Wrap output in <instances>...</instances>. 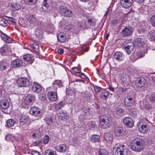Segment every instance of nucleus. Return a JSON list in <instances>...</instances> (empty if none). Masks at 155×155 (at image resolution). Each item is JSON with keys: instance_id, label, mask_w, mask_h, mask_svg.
I'll return each mask as SVG.
<instances>
[{"instance_id": "1", "label": "nucleus", "mask_w": 155, "mask_h": 155, "mask_svg": "<svg viewBox=\"0 0 155 155\" xmlns=\"http://www.w3.org/2000/svg\"><path fill=\"white\" fill-rule=\"evenodd\" d=\"M145 143L142 139L136 138L130 142V147L132 150L135 152H140L144 148Z\"/></svg>"}, {"instance_id": "2", "label": "nucleus", "mask_w": 155, "mask_h": 155, "mask_svg": "<svg viewBox=\"0 0 155 155\" xmlns=\"http://www.w3.org/2000/svg\"><path fill=\"white\" fill-rule=\"evenodd\" d=\"M100 127L103 129H105L109 127L111 125V119L110 116L108 114L105 115L103 118H100Z\"/></svg>"}, {"instance_id": "3", "label": "nucleus", "mask_w": 155, "mask_h": 155, "mask_svg": "<svg viewBox=\"0 0 155 155\" xmlns=\"http://www.w3.org/2000/svg\"><path fill=\"white\" fill-rule=\"evenodd\" d=\"M60 12L62 16L65 17H70L72 15V12L64 6L61 7L60 8Z\"/></svg>"}, {"instance_id": "4", "label": "nucleus", "mask_w": 155, "mask_h": 155, "mask_svg": "<svg viewBox=\"0 0 155 155\" xmlns=\"http://www.w3.org/2000/svg\"><path fill=\"white\" fill-rule=\"evenodd\" d=\"M31 114L35 117H37V119H38L41 117V110L38 107H31L30 110Z\"/></svg>"}, {"instance_id": "5", "label": "nucleus", "mask_w": 155, "mask_h": 155, "mask_svg": "<svg viewBox=\"0 0 155 155\" xmlns=\"http://www.w3.org/2000/svg\"><path fill=\"white\" fill-rule=\"evenodd\" d=\"M125 45L124 48L126 52L128 54H130L131 53L134 51V45L132 43L129 42L128 41H126L124 42Z\"/></svg>"}, {"instance_id": "6", "label": "nucleus", "mask_w": 155, "mask_h": 155, "mask_svg": "<svg viewBox=\"0 0 155 155\" xmlns=\"http://www.w3.org/2000/svg\"><path fill=\"white\" fill-rule=\"evenodd\" d=\"M133 30L131 27L127 26L123 29L121 32L122 36L123 37H127L130 36L133 33Z\"/></svg>"}, {"instance_id": "7", "label": "nucleus", "mask_w": 155, "mask_h": 155, "mask_svg": "<svg viewBox=\"0 0 155 155\" xmlns=\"http://www.w3.org/2000/svg\"><path fill=\"white\" fill-rule=\"evenodd\" d=\"M18 85L20 87H26L30 84V81L28 79L25 78H19L17 81Z\"/></svg>"}, {"instance_id": "8", "label": "nucleus", "mask_w": 155, "mask_h": 155, "mask_svg": "<svg viewBox=\"0 0 155 155\" xmlns=\"http://www.w3.org/2000/svg\"><path fill=\"white\" fill-rule=\"evenodd\" d=\"M123 123L126 127L128 128L132 127L134 125V122L131 118L129 117H125L123 120Z\"/></svg>"}, {"instance_id": "9", "label": "nucleus", "mask_w": 155, "mask_h": 155, "mask_svg": "<svg viewBox=\"0 0 155 155\" xmlns=\"http://www.w3.org/2000/svg\"><path fill=\"white\" fill-rule=\"evenodd\" d=\"M35 97L34 95L29 94L25 97L24 103L27 105H30L35 100Z\"/></svg>"}, {"instance_id": "10", "label": "nucleus", "mask_w": 155, "mask_h": 155, "mask_svg": "<svg viewBox=\"0 0 155 155\" xmlns=\"http://www.w3.org/2000/svg\"><path fill=\"white\" fill-rule=\"evenodd\" d=\"M124 102L126 106L128 107H130L133 105L135 101L133 98L127 96L124 99Z\"/></svg>"}, {"instance_id": "11", "label": "nucleus", "mask_w": 155, "mask_h": 155, "mask_svg": "<svg viewBox=\"0 0 155 155\" xmlns=\"http://www.w3.org/2000/svg\"><path fill=\"white\" fill-rule=\"evenodd\" d=\"M146 83V80L143 77L138 78L136 81V85L138 87H142L145 85Z\"/></svg>"}, {"instance_id": "12", "label": "nucleus", "mask_w": 155, "mask_h": 155, "mask_svg": "<svg viewBox=\"0 0 155 155\" xmlns=\"http://www.w3.org/2000/svg\"><path fill=\"white\" fill-rule=\"evenodd\" d=\"M114 58L119 62L122 61L124 58V54L120 51L115 52L114 54Z\"/></svg>"}, {"instance_id": "13", "label": "nucleus", "mask_w": 155, "mask_h": 155, "mask_svg": "<svg viewBox=\"0 0 155 155\" xmlns=\"http://www.w3.org/2000/svg\"><path fill=\"white\" fill-rule=\"evenodd\" d=\"M47 96L48 98L51 101H55L57 99V93L56 92H49Z\"/></svg>"}, {"instance_id": "14", "label": "nucleus", "mask_w": 155, "mask_h": 155, "mask_svg": "<svg viewBox=\"0 0 155 155\" xmlns=\"http://www.w3.org/2000/svg\"><path fill=\"white\" fill-rule=\"evenodd\" d=\"M31 90L34 92L38 93L41 91L42 87L40 84L34 83L32 85Z\"/></svg>"}, {"instance_id": "15", "label": "nucleus", "mask_w": 155, "mask_h": 155, "mask_svg": "<svg viewBox=\"0 0 155 155\" xmlns=\"http://www.w3.org/2000/svg\"><path fill=\"white\" fill-rule=\"evenodd\" d=\"M133 0H120L121 5L124 8H128L132 5Z\"/></svg>"}, {"instance_id": "16", "label": "nucleus", "mask_w": 155, "mask_h": 155, "mask_svg": "<svg viewBox=\"0 0 155 155\" xmlns=\"http://www.w3.org/2000/svg\"><path fill=\"white\" fill-rule=\"evenodd\" d=\"M120 83L124 87L128 86L130 83V81L129 78L126 75L122 76L120 80Z\"/></svg>"}, {"instance_id": "17", "label": "nucleus", "mask_w": 155, "mask_h": 155, "mask_svg": "<svg viewBox=\"0 0 155 155\" xmlns=\"http://www.w3.org/2000/svg\"><path fill=\"white\" fill-rule=\"evenodd\" d=\"M9 67V63L6 61H2L0 63V71H3L8 69Z\"/></svg>"}, {"instance_id": "18", "label": "nucleus", "mask_w": 155, "mask_h": 155, "mask_svg": "<svg viewBox=\"0 0 155 155\" xmlns=\"http://www.w3.org/2000/svg\"><path fill=\"white\" fill-rule=\"evenodd\" d=\"M140 125H138L139 130L140 133L145 134L147 132L148 127L147 125L145 124H141L139 123Z\"/></svg>"}, {"instance_id": "19", "label": "nucleus", "mask_w": 155, "mask_h": 155, "mask_svg": "<svg viewBox=\"0 0 155 155\" xmlns=\"http://www.w3.org/2000/svg\"><path fill=\"white\" fill-rule=\"evenodd\" d=\"M59 117V119L63 121H67L69 118L68 114L64 111H60Z\"/></svg>"}, {"instance_id": "20", "label": "nucleus", "mask_w": 155, "mask_h": 155, "mask_svg": "<svg viewBox=\"0 0 155 155\" xmlns=\"http://www.w3.org/2000/svg\"><path fill=\"white\" fill-rule=\"evenodd\" d=\"M134 46L136 48L140 47L143 44V40L141 38H137L134 40L133 43Z\"/></svg>"}, {"instance_id": "21", "label": "nucleus", "mask_w": 155, "mask_h": 155, "mask_svg": "<svg viewBox=\"0 0 155 155\" xmlns=\"http://www.w3.org/2000/svg\"><path fill=\"white\" fill-rule=\"evenodd\" d=\"M87 125L89 130L94 131L97 129V124L94 121H89L87 123Z\"/></svg>"}, {"instance_id": "22", "label": "nucleus", "mask_w": 155, "mask_h": 155, "mask_svg": "<svg viewBox=\"0 0 155 155\" xmlns=\"http://www.w3.org/2000/svg\"><path fill=\"white\" fill-rule=\"evenodd\" d=\"M9 105L8 102L5 99L2 100L0 102V107L3 109H7Z\"/></svg>"}, {"instance_id": "23", "label": "nucleus", "mask_w": 155, "mask_h": 155, "mask_svg": "<svg viewBox=\"0 0 155 155\" xmlns=\"http://www.w3.org/2000/svg\"><path fill=\"white\" fill-rule=\"evenodd\" d=\"M22 61L19 59L14 60L12 63L13 67L14 68H18L22 65Z\"/></svg>"}, {"instance_id": "24", "label": "nucleus", "mask_w": 155, "mask_h": 155, "mask_svg": "<svg viewBox=\"0 0 155 155\" xmlns=\"http://www.w3.org/2000/svg\"><path fill=\"white\" fill-rule=\"evenodd\" d=\"M120 150L122 155H127L128 154V150L126 146L123 144H119Z\"/></svg>"}, {"instance_id": "25", "label": "nucleus", "mask_w": 155, "mask_h": 155, "mask_svg": "<svg viewBox=\"0 0 155 155\" xmlns=\"http://www.w3.org/2000/svg\"><path fill=\"white\" fill-rule=\"evenodd\" d=\"M104 138L107 142H111L113 141V135L110 133H105L104 135Z\"/></svg>"}, {"instance_id": "26", "label": "nucleus", "mask_w": 155, "mask_h": 155, "mask_svg": "<svg viewBox=\"0 0 155 155\" xmlns=\"http://www.w3.org/2000/svg\"><path fill=\"white\" fill-rule=\"evenodd\" d=\"M109 95V92L105 89H103L101 91L100 95V97L103 100H106Z\"/></svg>"}, {"instance_id": "27", "label": "nucleus", "mask_w": 155, "mask_h": 155, "mask_svg": "<svg viewBox=\"0 0 155 155\" xmlns=\"http://www.w3.org/2000/svg\"><path fill=\"white\" fill-rule=\"evenodd\" d=\"M55 149L59 152L64 153L66 151V146L64 144H61L57 146Z\"/></svg>"}, {"instance_id": "28", "label": "nucleus", "mask_w": 155, "mask_h": 155, "mask_svg": "<svg viewBox=\"0 0 155 155\" xmlns=\"http://www.w3.org/2000/svg\"><path fill=\"white\" fill-rule=\"evenodd\" d=\"M0 53L2 55H6L8 54V48L7 45H4L0 48Z\"/></svg>"}, {"instance_id": "29", "label": "nucleus", "mask_w": 155, "mask_h": 155, "mask_svg": "<svg viewBox=\"0 0 155 155\" xmlns=\"http://www.w3.org/2000/svg\"><path fill=\"white\" fill-rule=\"evenodd\" d=\"M124 133V130L122 127H118L114 131L116 136H119L122 135Z\"/></svg>"}, {"instance_id": "30", "label": "nucleus", "mask_w": 155, "mask_h": 155, "mask_svg": "<svg viewBox=\"0 0 155 155\" xmlns=\"http://www.w3.org/2000/svg\"><path fill=\"white\" fill-rule=\"evenodd\" d=\"M9 6L13 11L18 10L20 9L21 8L20 5L17 2H15L12 4H10Z\"/></svg>"}, {"instance_id": "31", "label": "nucleus", "mask_w": 155, "mask_h": 155, "mask_svg": "<svg viewBox=\"0 0 155 155\" xmlns=\"http://www.w3.org/2000/svg\"><path fill=\"white\" fill-rule=\"evenodd\" d=\"M119 144H116L113 149V153L114 155H122L120 150Z\"/></svg>"}, {"instance_id": "32", "label": "nucleus", "mask_w": 155, "mask_h": 155, "mask_svg": "<svg viewBox=\"0 0 155 155\" xmlns=\"http://www.w3.org/2000/svg\"><path fill=\"white\" fill-rule=\"evenodd\" d=\"M57 38L58 41L61 43L64 42L66 39L64 34L62 33H60L58 34Z\"/></svg>"}, {"instance_id": "33", "label": "nucleus", "mask_w": 155, "mask_h": 155, "mask_svg": "<svg viewBox=\"0 0 155 155\" xmlns=\"http://www.w3.org/2000/svg\"><path fill=\"white\" fill-rule=\"evenodd\" d=\"M28 117L26 116L21 115L20 118V124L21 125H24L28 121Z\"/></svg>"}, {"instance_id": "34", "label": "nucleus", "mask_w": 155, "mask_h": 155, "mask_svg": "<svg viewBox=\"0 0 155 155\" xmlns=\"http://www.w3.org/2000/svg\"><path fill=\"white\" fill-rule=\"evenodd\" d=\"M100 136L97 135H93L90 138V140L91 142L96 143L99 140Z\"/></svg>"}, {"instance_id": "35", "label": "nucleus", "mask_w": 155, "mask_h": 155, "mask_svg": "<svg viewBox=\"0 0 155 155\" xmlns=\"http://www.w3.org/2000/svg\"><path fill=\"white\" fill-rule=\"evenodd\" d=\"M15 123V121L12 119L8 120L6 123V126L7 127H10L13 126Z\"/></svg>"}, {"instance_id": "36", "label": "nucleus", "mask_w": 155, "mask_h": 155, "mask_svg": "<svg viewBox=\"0 0 155 155\" xmlns=\"http://www.w3.org/2000/svg\"><path fill=\"white\" fill-rule=\"evenodd\" d=\"M32 55L30 54H27L25 55L23 57V59L25 61H30V63L31 64L33 61L31 60L32 58Z\"/></svg>"}, {"instance_id": "37", "label": "nucleus", "mask_w": 155, "mask_h": 155, "mask_svg": "<svg viewBox=\"0 0 155 155\" xmlns=\"http://www.w3.org/2000/svg\"><path fill=\"white\" fill-rule=\"evenodd\" d=\"M28 20L31 24H34L36 21V19L34 15H30L29 16Z\"/></svg>"}, {"instance_id": "38", "label": "nucleus", "mask_w": 155, "mask_h": 155, "mask_svg": "<svg viewBox=\"0 0 155 155\" xmlns=\"http://www.w3.org/2000/svg\"><path fill=\"white\" fill-rule=\"evenodd\" d=\"M25 3L29 5H35L37 3V0H24Z\"/></svg>"}, {"instance_id": "39", "label": "nucleus", "mask_w": 155, "mask_h": 155, "mask_svg": "<svg viewBox=\"0 0 155 155\" xmlns=\"http://www.w3.org/2000/svg\"><path fill=\"white\" fill-rule=\"evenodd\" d=\"M31 47L33 48L34 51L36 53H38L39 51V45L36 43H34L31 45Z\"/></svg>"}, {"instance_id": "40", "label": "nucleus", "mask_w": 155, "mask_h": 155, "mask_svg": "<svg viewBox=\"0 0 155 155\" xmlns=\"http://www.w3.org/2000/svg\"><path fill=\"white\" fill-rule=\"evenodd\" d=\"M41 137V135L39 131H35L32 135V138L34 139H39Z\"/></svg>"}, {"instance_id": "41", "label": "nucleus", "mask_w": 155, "mask_h": 155, "mask_svg": "<svg viewBox=\"0 0 155 155\" xmlns=\"http://www.w3.org/2000/svg\"><path fill=\"white\" fill-rule=\"evenodd\" d=\"M45 155H56V154L55 151L47 150L45 152Z\"/></svg>"}, {"instance_id": "42", "label": "nucleus", "mask_w": 155, "mask_h": 155, "mask_svg": "<svg viewBox=\"0 0 155 155\" xmlns=\"http://www.w3.org/2000/svg\"><path fill=\"white\" fill-rule=\"evenodd\" d=\"M7 21L5 19L0 18V25L2 26L6 27L8 26V24L6 22Z\"/></svg>"}, {"instance_id": "43", "label": "nucleus", "mask_w": 155, "mask_h": 155, "mask_svg": "<svg viewBox=\"0 0 155 155\" xmlns=\"http://www.w3.org/2000/svg\"><path fill=\"white\" fill-rule=\"evenodd\" d=\"M7 20V22L9 24L14 25L16 23L15 19H13L12 17H8Z\"/></svg>"}, {"instance_id": "44", "label": "nucleus", "mask_w": 155, "mask_h": 155, "mask_svg": "<svg viewBox=\"0 0 155 155\" xmlns=\"http://www.w3.org/2000/svg\"><path fill=\"white\" fill-rule=\"evenodd\" d=\"M89 24L91 26H94L95 24V21L94 20L91 18H90L87 21Z\"/></svg>"}, {"instance_id": "45", "label": "nucleus", "mask_w": 155, "mask_h": 155, "mask_svg": "<svg viewBox=\"0 0 155 155\" xmlns=\"http://www.w3.org/2000/svg\"><path fill=\"white\" fill-rule=\"evenodd\" d=\"M46 123L50 125L53 122V119L50 117H48L45 118Z\"/></svg>"}, {"instance_id": "46", "label": "nucleus", "mask_w": 155, "mask_h": 155, "mask_svg": "<svg viewBox=\"0 0 155 155\" xmlns=\"http://www.w3.org/2000/svg\"><path fill=\"white\" fill-rule=\"evenodd\" d=\"M49 137L48 135H46L43 138V141L44 144H46L48 143L49 141Z\"/></svg>"}, {"instance_id": "47", "label": "nucleus", "mask_w": 155, "mask_h": 155, "mask_svg": "<svg viewBox=\"0 0 155 155\" xmlns=\"http://www.w3.org/2000/svg\"><path fill=\"white\" fill-rule=\"evenodd\" d=\"M111 24L113 27L118 25L119 24L118 20L117 19H114L111 21Z\"/></svg>"}, {"instance_id": "48", "label": "nucleus", "mask_w": 155, "mask_h": 155, "mask_svg": "<svg viewBox=\"0 0 155 155\" xmlns=\"http://www.w3.org/2000/svg\"><path fill=\"white\" fill-rule=\"evenodd\" d=\"M150 38L151 41L155 40V31H151L150 35Z\"/></svg>"}, {"instance_id": "49", "label": "nucleus", "mask_w": 155, "mask_h": 155, "mask_svg": "<svg viewBox=\"0 0 155 155\" xmlns=\"http://www.w3.org/2000/svg\"><path fill=\"white\" fill-rule=\"evenodd\" d=\"M151 23L153 27H155V15L152 16L150 18Z\"/></svg>"}, {"instance_id": "50", "label": "nucleus", "mask_w": 155, "mask_h": 155, "mask_svg": "<svg viewBox=\"0 0 155 155\" xmlns=\"http://www.w3.org/2000/svg\"><path fill=\"white\" fill-rule=\"evenodd\" d=\"M99 155H108V152L105 150H100L99 152Z\"/></svg>"}, {"instance_id": "51", "label": "nucleus", "mask_w": 155, "mask_h": 155, "mask_svg": "<svg viewBox=\"0 0 155 155\" xmlns=\"http://www.w3.org/2000/svg\"><path fill=\"white\" fill-rule=\"evenodd\" d=\"M83 112L84 115H88L90 114V109L89 108L84 109Z\"/></svg>"}, {"instance_id": "52", "label": "nucleus", "mask_w": 155, "mask_h": 155, "mask_svg": "<svg viewBox=\"0 0 155 155\" xmlns=\"http://www.w3.org/2000/svg\"><path fill=\"white\" fill-rule=\"evenodd\" d=\"M89 50V48L87 45H85L82 47L81 50L82 51L85 52Z\"/></svg>"}, {"instance_id": "53", "label": "nucleus", "mask_w": 155, "mask_h": 155, "mask_svg": "<svg viewBox=\"0 0 155 155\" xmlns=\"http://www.w3.org/2000/svg\"><path fill=\"white\" fill-rule=\"evenodd\" d=\"M42 142L39 140H37L33 143V145L35 146H40L41 145Z\"/></svg>"}, {"instance_id": "54", "label": "nucleus", "mask_w": 155, "mask_h": 155, "mask_svg": "<svg viewBox=\"0 0 155 155\" xmlns=\"http://www.w3.org/2000/svg\"><path fill=\"white\" fill-rule=\"evenodd\" d=\"M63 106V103L62 102H60L58 104H56L55 107L56 110H58L59 109H60Z\"/></svg>"}, {"instance_id": "55", "label": "nucleus", "mask_w": 155, "mask_h": 155, "mask_svg": "<svg viewBox=\"0 0 155 155\" xmlns=\"http://www.w3.org/2000/svg\"><path fill=\"white\" fill-rule=\"evenodd\" d=\"M12 41V39L9 36L7 35L6 38L5 40L4 41L7 43H10Z\"/></svg>"}, {"instance_id": "56", "label": "nucleus", "mask_w": 155, "mask_h": 155, "mask_svg": "<svg viewBox=\"0 0 155 155\" xmlns=\"http://www.w3.org/2000/svg\"><path fill=\"white\" fill-rule=\"evenodd\" d=\"M72 70L76 73H79L81 72V70L77 67H73L72 68Z\"/></svg>"}, {"instance_id": "57", "label": "nucleus", "mask_w": 155, "mask_h": 155, "mask_svg": "<svg viewBox=\"0 0 155 155\" xmlns=\"http://www.w3.org/2000/svg\"><path fill=\"white\" fill-rule=\"evenodd\" d=\"M47 0H44L42 2V5L44 6L45 8L47 9L49 6V4L47 2Z\"/></svg>"}, {"instance_id": "58", "label": "nucleus", "mask_w": 155, "mask_h": 155, "mask_svg": "<svg viewBox=\"0 0 155 155\" xmlns=\"http://www.w3.org/2000/svg\"><path fill=\"white\" fill-rule=\"evenodd\" d=\"M144 109L147 110H149L151 108V106L149 104H146L144 105Z\"/></svg>"}, {"instance_id": "59", "label": "nucleus", "mask_w": 155, "mask_h": 155, "mask_svg": "<svg viewBox=\"0 0 155 155\" xmlns=\"http://www.w3.org/2000/svg\"><path fill=\"white\" fill-rule=\"evenodd\" d=\"M12 136L11 134H8L5 137V139L7 141H12Z\"/></svg>"}, {"instance_id": "60", "label": "nucleus", "mask_w": 155, "mask_h": 155, "mask_svg": "<svg viewBox=\"0 0 155 155\" xmlns=\"http://www.w3.org/2000/svg\"><path fill=\"white\" fill-rule=\"evenodd\" d=\"M124 110L121 108H118L117 109L116 112L117 114L120 115L123 112Z\"/></svg>"}, {"instance_id": "61", "label": "nucleus", "mask_w": 155, "mask_h": 155, "mask_svg": "<svg viewBox=\"0 0 155 155\" xmlns=\"http://www.w3.org/2000/svg\"><path fill=\"white\" fill-rule=\"evenodd\" d=\"M150 99L151 102H155V94H153L150 97Z\"/></svg>"}, {"instance_id": "62", "label": "nucleus", "mask_w": 155, "mask_h": 155, "mask_svg": "<svg viewBox=\"0 0 155 155\" xmlns=\"http://www.w3.org/2000/svg\"><path fill=\"white\" fill-rule=\"evenodd\" d=\"M31 153L32 155H40V153L39 152L35 150H32Z\"/></svg>"}, {"instance_id": "63", "label": "nucleus", "mask_w": 155, "mask_h": 155, "mask_svg": "<svg viewBox=\"0 0 155 155\" xmlns=\"http://www.w3.org/2000/svg\"><path fill=\"white\" fill-rule=\"evenodd\" d=\"M101 88L98 86H94V90L97 92H99L101 90Z\"/></svg>"}, {"instance_id": "64", "label": "nucleus", "mask_w": 155, "mask_h": 155, "mask_svg": "<svg viewBox=\"0 0 155 155\" xmlns=\"http://www.w3.org/2000/svg\"><path fill=\"white\" fill-rule=\"evenodd\" d=\"M79 76L80 77L84 79H86L87 78V77L85 74L82 73H81L79 75Z\"/></svg>"}]
</instances>
